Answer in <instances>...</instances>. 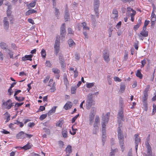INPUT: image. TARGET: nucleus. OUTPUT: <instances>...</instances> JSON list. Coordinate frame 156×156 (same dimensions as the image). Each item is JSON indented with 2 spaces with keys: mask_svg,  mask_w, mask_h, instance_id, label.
<instances>
[{
  "mask_svg": "<svg viewBox=\"0 0 156 156\" xmlns=\"http://www.w3.org/2000/svg\"><path fill=\"white\" fill-rule=\"evenodd\" d=\"M33 135L32 134H27V133H26L25 134V137H26V138H28L29 139H30V138H31V137H32V136H33Z\"/></svg>",
  "mask_w": 156,
  "mask_h": 156,
  "instance_id": "60",
  "label": "nucleus"
},
{
  "mask_svg": "<svg viewBox=\"0 0 156 156\" xmlns=\"http://www.w3.org/2000/svg\"><path fill=\"white\" fill-rule=\"evenodd\" d=\"M136 76L139 77L140 79H142L143 78V76L141 73L140 70H138L136 73Z\"/></svg>",
  "mask_w": 156,
  "mask_h": 156,
  "instance_id": "36",
  "label": "nucleus"
},
{
  "mask_svg": "<svg viewBox=\"0 0 156 156\" xmlns=\"http://www.w3.org/2000/svg\"><path fill=\"white\" fill-rule=\"evenodd\" d=\"M74 78H76L77 77L78 74V73L77 71L76 70H75V71H74Z\"/></svg>",
  "mask_w": 156,
  "mask_h": 156,
  "instance_id": "59",
  "label": "nucleus"
},
{
  "mask_svg": "<svg viewBox=\"0 0 156 156\" xmlns=\"http://www.w3.org/2000/svg\"><path fill=\"white\" fill-rule=\"evenodd\" d=\"M52 71L54 73L58 74L60 72V70L56 68H53L51 69Z\"/></svg>",
  "mask_w": 156,
  "mask_h": 156,
  "instance_id": "32",
  "label": "nucleus"
},
{
  "mask_svg": "<svg viewBox=\"0 0 156 156\" xmlns=\"http://www.w3.org/2000/svg\"><path fill=\"white\" fill-rule=\"evenodd\" d=\"M99 0H94V7L95 12H98V10L99 6Z\"/></svg>",
  "mask_w": 156,
  "mask_h": 156,
  "instance_id": "13",
  "label": "nucleus"
},
{
  "mask_svg": "<svg viewBox=\"0 0 156 156\" xmlns=\"http://www.w3.org/2000/svg\"><path fill=\"white\" fill-rule=\"evenodd\" d=\"M60 37L59 35H57L55 41L54 45L55 52L56 55H58L60 49Z\"/></svg>",
  "mask_w": 156,
  "mask_h": 156,
  "instance_id": "3",
  "label": "nucleus"
},
{
  "mask_svg": "<svg viewBox=\"0 0 156 156\" xmlns=\"http://www.w3.org/2000/svg\"><path fill=\"white\" fill-rule=\"evenodd\" d=\"M59 14V10L56 8H55V14L56 16L58 17Z\"/></svg>",
  "mask_w": 156,
  "mask_h": 156,
  "instance_id": "57",
  "label": "nucleus"
},
{
  "mask_svg": "<svg viewBox=\"0 0 156 156\" xmlns=\"http://www.w3.org/2000/svg\"><path fill=\"white\" fill-rule=\"evenodd\" d=\"M122 22L121 21H119V23L116 25V28L119 29V28L121 26V25Z\"/></svg>",
  "mask_w": 156,
  "mask_h": 156,
  "instance_id": "56",
  "label": "nucleus"
},
{
  "mask_svg": "<svg viewBox=\"0 0 156 156\" xmlns=\"http://www.w3.org/2000/svg\"><path fill=\"white\" fill-rule=\"evenodd\" d=\"M62 124V120H59L56 123V126L59 127H61Z\"/></svg>",
  "mask_w": 156,
  "mask_h": 156,
  "instance_id": "46",
  "label": "nucleus"
},
{
  "mask_svg": "<svg viewBox=\"0 0 156 156\" xmlns=\"http://www.w3.org/2000/svg\"><path fill=\"white\" fill-rule=\"evenodd\" d=\"M94 83H87L86 84V86L88 88H90L94 86Z\"/></svg>",
  "mask_w": 156,
  "mask_h": 156,
  "instance_id": "45",
  "label": "nucleus"
},
{
  "mask_svg": "<svg viewBox=\"0 0 156 156\" xmlns=\"http://www.w3.org/2000/svg\"><path fill=\"white\" fill-rule=\"evenodd\" d=\"M148 96V95L147 93H144V96L143 98V101L144 102L146 101L147 99Z\"/></svg>",
  "mask_w": 156,
  "mask_h": 156,
  "instance_id": "41",
  "label": "nucleus"
},
{
  "mask_svg": "<svg viewBox=\"0 0 156 156\" xmlns=\"http://www.w3.org/2000/svg\"><path fill=\"white\" fill-rule=\"evenodd\" d=\"M64 18L66 21H68L69 19V11L67 9H66L65 10Z\"/></svg>",
  "mask_w": 156,
  "mask_h": 156,
  "instance_id": "21",
  "label": "nucleus"
},
{
  "mask_svg": "<svg viewBox=\"0 0 156 156\" xmlns=\"http://www.w3.org/2000/svg\"><path fill=\"white\" fill-rule=\"evenodd\" d=\"M96 110V108L95 107H92L91 109V112L90 113H95V112Z\"/></svg>",
  "mask_w": 156,
  "mask_h": 156,
  "instance_id": "61",
  "label": "nucleus"
},
{
  "mask_svg": "<svg viewBox=\"0 0 156 156\" xmlns=\"http://www.w3.org/2000/svg\"><path fill=\"white\" fill-rule=\"evenodd\" d=\"M37 12V11L36 10H34L33 9H30L28 10L26 13V16H28L32 13H36Z\"/></svg>",
  "mask_w": 156,
  "mask_h": 156,
  "instance_id": "29",
  "label": "nucleus"
},
{
  "mask_svg": "<svg viewBox=\"0 0 156 156\" xmlns=\"http://www.w3.org/2000/svg\"><path fill=\"white\" fill-rule=\"evenodd\" d=\"M114 80L116 82H120L121 81V80L120 79L119 77L115 76L113 78Z\"/></svg>",
  "mask_w": 156,
  "mask_h": 156,
  "instance_id": "55",
  "label": "nucleus"
},
{
  "mask_svg": "<svg viewBox=\"0 0 156 156\" xmlns=\"http://www.w3.org/2000/svg\"><path fill=\"white\" fill-rule=\"evenodd\" d=\"M112 17L115 19H117L118 16V11L116 9H113L112 14Z\"/></svg>",
  "mask_w": 156,
  "mask_h": 156,
  "instance_id": "19",
  "label": "nucleus"
},
{
  "mask_svg": "<svg viewBox=\"0 0 156 156\" xmlns=\"http://www.w3.org/2000/svg\"><path fill=\"white\" fill-rule=\"evenodd\" d=\"M88 31H83V34L84 35L85 37L86 38H88V36L87 35V32Z\"/></svg>",
  "mask_w": 156,
  "mask_h": 156,
  "instance_id": "62",
  "label": "nucleus"
},
{
  "mask_svg": "<svg viewBox=\"0 0 156 156\" xmlns=\"http://www.w3.org/2000/svg\"><path fill=\"white\" fill-rule=\"evenodd\" d=\"M135 137V143L136 144L135 146V148L136 151H137L138 146L139 144V143L140 141V139L139 138V135L138 134H135L134 136Z\"/></svg>",
  "mask_w": 156,
  "mask_h": 156,
  "instance_id": "14",
  "label": "nucleus"
},
{
  "mask_svg": "<svg viewBox=\"0 0 156 156\" xmlns=\"http://www.w3.org/2000/svg\"><path fill=\"white\" fill-rule=\"evenodd\" d=\"M41 55L42 58L45 59L46 55V52L45 50H44V49H42L41 51Z\"/></svg>",
  "mask_w": 156,
  "mask_h": 156,
  "instance_id": "37",
  "label": "nucleus"
},
{
  "mask_svg": "<svg viewBox=\"0 0 156 156\" xmlns=\"http://www.w3.org/2000/svg\"><path fill=\"white\" fill-rule=\"evenodd\" d=\"M36 4V0L31 2V3L27 5L28 9H29L32 8L34 7L35 6Z\"/></svg>",
  "mask_w": 156,
  "mask_h": 156,
  "instance_id": "23",
  "label": "nucleus"
},
{
  "mask_svg": "<svg viewBox=\"0 0 156 156\" xmlns=\"http://www.w3.org/2000/svg\"><path fill=\"white\" fill-rule=\"evenodd\" d=\"M45 109V106H40V108L38 109V112H41L44 110Z\"/></svg>",
  "mask_w": 156,
  "mask_h": 156,
  "instance_id": "51",
  "label": "nucleus"
},
{
  "mask_svg": "<svg viewBox=\"0 0 156 156\" xmlns=\"http://www.w3.org/2000/svg\"><path fill=\"white\" fill-rule=\"evenodd\" d=\"M16 99L19 101H22L24 100L25 98L23 97H18L17 96H16L15 97Z\"/></svg>",
  "mask_w": 156,
  "mask_h": 156,
  "instance_id": "42",
  "label": "nucleus"
},
{
  "mask_svg": "<svg viewBox=\"0 0 156 156\" xmlns=\"http://www.w3.org/2000/svg\"><path fill=\"white\" fill-rule=\"evenodd\" d=\"M55 83H53L51 88H50V91L51 92H53L55 90Z\"/></svg>",
  "mask_w": 156,
  "mask_h": 156,
  "instance_id": "48",
  "label": "nucleus"
},
{
  "mask_svg": "<svg viewBox=\"0 0 156 156\" xmlns=\"http://www.w3.org/2000/svg\"><path fill=\"white\" fill-rule=\"evenodd\" d=\"M150 87V86L149 85H147L146 87L144 89V93H147L148 91L149 90Z\"/></svg>",
  "mask_w": 156,
  "mask_h": 156,
  "instance_id": "49",
  "label": "nucleus"
},
{
  "mask_svg": "<svg viewBox=\"0 0 156 156\" xmlns=\"http://www.w3.org/2000/svg\"><path fill=\"white\" fill-rule=\"evenodd\" d=\"M125 106L124 101L122 98H120L119 102V107L120 110H124V108Z\"/></svg>",
  "mask_w": 156,
  "mask_h": 156,
  "instance_id": "16",
  "label": "nucleus"
},
{
  "mask_svg": "<svg viewBox=\"0 0 156 156\" xmlns=\"http://www.w3.org/2000/svg\"><path fill=\"white\" fill-rule=\"evenodd\" d=\"M82 26L83 29V31H89V27L87 26V23L84 22L82 23Z\"/></svg>",
  "mask_w": 156,
  "mask_h": 156,
  "instance_id": "24",
  "label": "nucleus"
},
{
  "mask_svg": "<svg viewBox=\"0 0 156 156\" xmlns=\"http://www.w3.org/2000/svg\"><path fill=\"white\" fill-rule=\"evenodd\" d=\"M11 8V6L10 5H8V10L7 11V17L9 19V20L10 21L11 23H12L14 20L13 16L12 15H11V11L10 9Z\"/></svg>",
  "mask_w": 156,
  "mask_h": 156,
  "instance_id": "9",
  "label": "nucleus"
},
{
  "mask_svg": "<svg viewBox=\"0 0 156 156\" xmlns=\"http://www.w3.org/2000/svg\"><path fill=\"white\" fill-rule=\"evenodd\" d=\"M68 43L69 47L71 48H73V46L75 44V43L72 39H70L68 40Z\"/></svg>",
  "mask_w": 156,
  "mask_h": 156,
  "instance_id": "30",
  "label": "nucleus"
},
{
  "mask_svg": "<svg viewBox=\"0 0 156 156\" xmlns=\"http://www.w3.org/2000/svg\"><path fill=\"white\" fill-rule=\"evenodd\" d=\"M57 107L56 106L53 107L48 112V115H51L52 114L54 113L55 112L56 109Z\"/></svg>",
  "mask_w": 156,
  "mask_h": 156,
  "instance_id": "27",
  "label": "nucleus"
},
{
  "mask_svg": "<svg viewBox=\"0 0 156 156\" xmlns=\"http://www.w3.org/2000/svg\"><path fill=\"white\" fill-rule=\"evenodd\" d=\"M15 124L19 125L21 127H22L23 126V123L22 122L19 121H17L16 123H15Z\"/></svg>",
  "mask_w": 156,
  "mask_h": 156,
  "instance_id": "54",
  "label": "nucleus"
},
{
  "mask_svg": "<svg viewBox=\"0 0 156 156\" xmlns=\"http://www.w3.org/2000/svg\"><path fill=\"white\" fill-rule=\"evenodd\" d=\"M155 12H152L151 13V19L152 22L154 23L156 20V16L155 14Z\"/></svg>",
  "mask_w": 156,
  "mask_h": 156,
  "instance_id": "25",
  "label": "nucleus"
},
{
  "mask_svg": "<svg viewBox=\"0 0 156 156\" xmlns=\"http://www.w3.org/2000/svg\"><path fill=\"white\" fill-rule=\"evenodd\" d=\"M147 153L148 155H151L152 154V151L151 147L148 146V147H147Z\"/></svg>",
  "mask_w": 156,
  "mask_h": 156,
  "instance_id": "43",
  "label": "nucleus"
},
{
  "mask_svg": "<svg viewBox=\"0 0 156 156\" xmlns=\"http://www.w3.org/2000/svg\"><path fill=\"white\" fill-rule=\"evenodd\" d=\"M31 147V145H30V143H28L25 145L23 146V147H21V148L24 149L25 150H27L30 149Z\"/></svg>",
  "mask_w": 156,
  "mask_h": 156,
  "instance_id": "31",
  "label": "nucleus"
},
{
  "mask_svg": "<svg viewBox=\"0 0 156 156\" xmlns=\"http://www.w3.org/2000/svg\"><path fill=\"white\" fill-rule=\"evenodd\" d=\"M111 76L110 75H108L107 76V80L108 82V84L110 85L112 84V81L111 80Z\"/></svg>",
  "mask_w": 156,
  "mask_h": 156,
  "instance_id": "50",
  "label": "nucleus"
},
{
  "mask_svg": "<svg viewBox=\"0 0 156 156\" xmlns=\"http://www.w3.org/2000/svg\"><path fill=\"white\" fill-rule=\"evenodd\" d=\"M33 55H26L24 57H23L22 58V59L23 61H26L27 60H29L30 61H32Z\"/></svg>",
  "mask_w": 156,
  "mask_h": 156,
  "instance_id": "20",
  "label": "nucleus"
},
{
  "mask_svg": "<svg viewBox=\"0 0 156 156\" xmlns=\"http://www.w3.org/2000/svg\"><path fill=\"white\" fill-rule=\"evenodd\" d=\"M103 57L104 60L107 62H108L110 61L109 58V54L108 51H104L103 53Z\"/></svg>",
  "mask_w": 156,
  "mask_h": 156,
  "instance_id": "17",
  "label": "nucleus"
},
{
  "mask_svg": "<svg viewBox=\"0 0 156 156\" xmlns=\"http://www.w3.org/2000/svg\"><path fill=\"white\" fill-rule=\"evenodd\" d=\"M66 25L65 23H63L62 25L60 28L61 40L62 41H63L65 40V37L66 34Z\"/></svg>",
  "mask_w": 156,
  "mask_h": 156,
  "instance_id": "6",
  "label": "nucleus"
},
{
  "mask_svg": "<svg viewBox=\"0 0 156 156\" xmlns=\"http://www.w3.org/2000/svg\"><path fill=\"white\" fill-rule=\"evenodd\" d=\"M127 11L126 14L128 15H129L130 16H134L136 15V11L133 10L130 7H128L127 8Z\"/></svg>",
  "mask_w": 156,
  "mask_h": 156,
  "instance_id": "11",
  "label": "nucleus"
},
{
  "mask_svg": "<svg viewBox=\"0 0 156 156\" xmlns=\"http://www.w3.org/2000/svg\"><path fill=\"white\" fill-rule=\"evenodd\" d=\"M118 133L120 146L121 148L122 151H123L124 148V137L122 131L119 127L118 128Z\"/></svg>",
  "mask_w": 156,
  "mask_h": 156,
  "instance_id": "2",
  "label": "nucleus"
},
{
  "mask_svg": "<svg viewBox=\"0 0 156 156\" xmlns=\"http://www.w3.org/2000/svg\"><path fill=\"white\" fill-rule=\"evenodd\" d=\"M59 62H62L64 61L63 56L61 55H59Z\"/></svg>",
  "mask_w": 156,
  "mask_h": 156,
  "instance_id": "52",
  "label": "nucleus"
},
{
  "mask_svg": "<svg viewBox=\"0 0 156 156\" xmlns=\"http://www.w3.org/2000/svg\"><path fill=\"white\" fill-rule=\"evenodd\" d=\"M25 134L23 131H20L16 135V137L17 139H24L26 138Z\"/></svg>",
  "mask_w": 156,
  "mask_h": 156,
  "instance_id": "15",
  "label": "nucleus"
},
{
  "mask_svg": "<svg viewBox=\"0 0 156 156\" xmlns=\"http://www.w3.org/2000/svg\"><path fill=\"white\" fill-rule=\"evenodd\" d=\"M141 63L142 64V65L141 66V67H143L145 64L146 63V60L144 59L143 60H142L141 62Z\"/></svg>",
  "mask_w": 156,
  "mask_h": 156,
  "instance_id": "58",
  "label": "nucleus"
},
{
  "mask_svg": "<svg viewBox=\"0 0 156 156\" xmlns=\"http://www.w3.org/2000/svg\"><path fill=\"white\" fill-rule=\"evenodd\" d=\"M63 80L66 86L68 84V80L66 74H64L63 75Z\"/></svg>",
  "mask_w": 156,
  "mask_h": 156,
  "instance_id": "33",
  "label": "nucleus"
},
{
  "mask_svg": "<svg viewBox=\"0 0 156 156\" xmlns=\"http://www.w3.org/2000/svg\"><path fill=\"white\" fill-rule=\"evenodd\" d=\"M9 20L7 17H5L3 20V27L4 29L5 30L8 29L9 27V23L8 20Z\"/></svg>",
  "mask_w": 156,
  "mask_h": 156,
  "instance_id": "10",
  "label": "nucleus"
},
{
  "mask_svg": "<svg viewBox=\"0 0 156 156\" xmlns=\"http://www.w3.org/2000/svg\"><path fill=\"white\" fill-rule=\"evenodd\" d=\"M76 86L72 87L71 88V93L72 94H75L76 92Z\"/></svg>",
  "mask_w": 156,
  "mask_h": 156,
  "instance_id": "40",
  "label": "nucleus"
},
{
  "mask_svg": "<svg viewBox=\"0 0 156 156\" xmlns=\"http://www.w3.org/2000/svg\"><path fill=\"white\" fill-rule=\"evenodd\" d=\"M28 125L30 127H32L34 126L35 123L34 122H29L28 124Z\"/></svg>",
  "mask_w": 156,
  "mask_h": 156,
  "instance_id": "64",
  "label": "nucleus"
},
{
  "mask_svg": "<svg viewBox=\"0 0 156 156\" xmlns=\"http://www.w3.org/2000/svg\"><path fill=\"white\" fill-rule=\"evenodd\" d=\"M95 113H90L89 115V121L90 124L92 125L94 122V118Z\"/></svg>",
  "mask_w": 156,
  "mask_h": 156,
  "instance_id": "18",
  "label": "nucleus"
},
{
  "mask_svg": "<svg viewBox=\"0 0 156 156\" xmlns=\"http://www.w3.org/2000/svg\"><path fill=\"white\" fill-rule=\"evenodd\" d=\"M123 110L119 109L118 115V119L119 126H122V124L121 123V121L123 120Z\"/></svg>",
  "mask_w": 156,
  "mask_h": 156,
  "instance_id": "7",
  "label": "nucleus"
},
{
  "mask_svg": "<svg viewBox=\"0 0 156 156\" xmlns=\"http://www.w3.org/2000/svg\"><path fill=\"white\" fill-rule=\"evenodd\" d=\"M12 106V100L9 99L6 101L3 102L2 105V107L3 109H9Z\"/></svg>",
  "mask_w": 156,
  "mask_h": 156,
  "instance_id": "5",
  "label": "nucleus"
},
{
  "mask_svg": "<svg viewBox=\"0 0 156 156\" xmlns=\"http://www.w3.org/2000/svg\"><path fill=\"white\" fill-rule=\"evenodd\" d=\"M74 126H72V131H70V134L72 135H74L76 133V131L77 130L76 129H74L73 128Z\"/></svg>",
  "mask_w": 156,
  "mask_h": 156,
  "instance_id": "39",
  "label": "nucleus"
},
{
  "mask_svg": "<svg viewBox=\"0 0 156 156\" xmlns=\"http://www.w3.org/2000/svg\"><path fill=\"white\" fill-rule=\"evenodd\" d=\"M6 51L8 53V54L9 55L10 58H13V52H12L9 49H6Z\"/></svg>",
  "mask_w": 156,
  "mask_h": 156,
  "instance_id": "35",
  "label": "nucleus"
},
{
  "mask_svg": "<svg viewBox=\"0 0 156 156\" xmlns=\"http://www.w3.org/2000/svg\"><path fill=\"white\" fill-rule=\"evenodd\" d=\"M45 66H46L51 68V67L52 64L51 62L49 60H47L45 62Z\"/></svg>",
  "mask_w": 156,
  "mask_h": 156,
  "instance_id": "38",
  "label": "nucleus"
},
{
  "mask_svg": "<svg viewBox=\"0 0 156 156\" xmlns=\"http://www.w3.org/2000/svg\"><path fill=\"white\" fill-rule=\"evenodd\" d=\"M79 116V115L78 114L77 115H76L74 117H73L71 120V122L72 123H73L75 121V120H76V119H77L78 116Z\"/></svg>",
  "mask_w": 156,
  "mask_h": 156,
  "instance_id": "53",
  "label": "nucleus"
},
{
  "mask_svg": "<svg viewBox=\"0 0 156 156\" xmlns=\"http://www.w3.org/2000/svg\"><path fill=\"white\" fill-rule=\"evenodd\" d=\"M47 114H43L41 115L40 117V119L41 120H42L44 119H45L47 116Z\"/></svg>",
  "mask_w": 156,
  "mask_h": 156,
  "instance_id": "47",
  "label": "nucleus"
},
{
  "mask_svg": "<svg viewBox=\"0 0 156 156\" xmlns=\"http://www.w3.org/2000/svg\"><path fill=\"white\" fill-rule=\"evenodd\" d=\"M93 104V99L92 98V94H89L87 96V99L86 102V108L89 109Z\"/></svg>",
  "mask_w": 156,
  "mask_h": 156,
  "instance_id": "4",
  "label": "nucleus"
},
{
  "mask_svg": "<svg viewBox=\"0 0 156 156\" xmlns=\"http://www.w3.org/2000/svg\"><path fill=\"white\" fill-rule=\"evenodd\" d=\"M110 115V113L108 112L105 115H103L102 117L101 125L102 127V138L103 145H104L105 144L106 138L105 127L106 124L108 123Z\"/></svg>",
  "mask_w": 156,
  "mask_h": 156,
  "instance_id": "1",
  "label": "nucleus"
},
{
  "mask_svg": "<svg viewBox=\"0 0 156 156\" xmlns=\"http://www.w3.org/2000/svg\"><path fill=\"white\" fill-rule=\"evenodd\" d=\"M140 25L137 24L135 25L133 27L134 30L136 31L137 29L139 27H140Z\"/></svg>",
  "mask_w": 156,
  "mask_h": 156,
  "instance_id": "63",
  "label": "nucleus"
},
{
  "mask_svg": "<svg viewBox=\"0 0 156 156\" xmlns=\"http://www.w3.org/2000/svg\"><path fill=\"white\" fill-rule=\"evenodd\" d=\"M148 32L147 31L141 30L140 33L137 34L139 39L141 41H143L144 37L148 36Z\"/></svg>",
  "mask_w": 156,
  "mask_h": 156,
  "instance_id": "8",
  "label": "nucleus"
},
{
  "mask_svg": "<svg viewBox=\"0 0 156 156\" xmlns=\"http://www.w3.org/2000/svg\"><path fill=\"white\" fill-rule=\"evenodd\" d=\"M125 89V85L123 83H121L120 85L119 91L121 93H123Z\"/></svg>",
  "mask_w": 156,
  "mask_h": 156,
  "instance_id": "34",
  "label": "nucleus"
},
{
  "mask_svg": "<svg viewBox=\"0 0 156 156\" xmlns=\"http://www.w3.org/2000/svg\"><path fill=\"white\" fill-rule=\"evenodd\" d=\"M65 151L66 154H70L72 152V149L71 146L70 145H68L65 149Z\"/></svg>",
  "mask_w": 156,
  "mask_h": 156,
  "instance_id": "26",
  "label": "nucleus"
},
{
  "mask_svg": "<svg viewBox=\"0 0 156 156\" xmlns=\"http://www.w3.org/2000/svg\"><path fill=\"white\" fill-rule=\"evenodd\" d=\"M62 134L63 137L66 138L67 137V132L66 130H62Z\"/></svg>",
  "mask_w": 156,
  "mask_h": 156,
  "instance_id": "44",
  "label": "nucleus"
},
{
  "mask_svg": "<svg viewBox=\"0 0 156 156\" xmlns=\"http://www.w3.org/2000/svg\"><path fill=\"white\" fill-rule=\"evenodd\" d=\"M72 105V103L70 101L68 102L64 105V108L66 110L69 109Z\"/></svg>",
  "mask_w": 156,
  "mask_h": 156,
  "instance_id": "22",
  "label": "nucleus"
},
{
  "mask_svg": "<svg viewBox=\"0 0 156 156\" xmlns=\"http://www.w3.org/2000/svg\"><path fill=\"white\" fill-rule=\"evenodd\" d=\"M100 124V118L98 115H96L95 116L94 122V127L95 130L98 129V125Z\"/></svg>",
  "mask_w": 156,
  "mask_h": 156,
  "instance_id": "12",
  "label": "nucleus"
},
{
  "mask_svg": "<svg viewBox=\"0 0 156 156\" xmlns=\"http://www.w3.org/2000/svg\"><path fill=\"white\" fill-rule=\"evenodd\" d=\"M0 46L2 49H5V51H6V49H8L7 48V44L4 42H0Z\"/></svg>",
  "mask_w": 156,
  "mask_h": 156,
  "instance_id": "28",
  "label": "nucleus"
}]
</instances>
